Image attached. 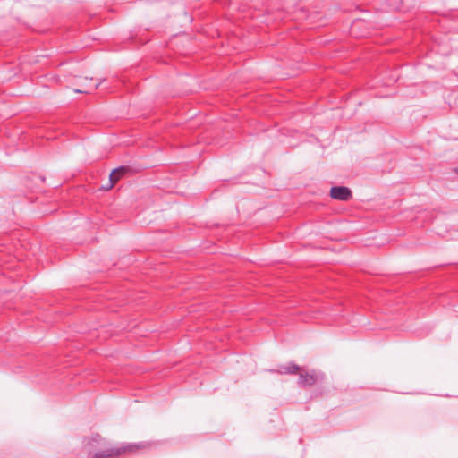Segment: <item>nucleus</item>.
I'll return each mask as SVG.
<instances>
[{
    "mask_svg": "<svg viewBox=\"0 0 458 458\" xmlns=\"http://www.w3.org/2000/svg\"><path fill=\"white\" fill-rule=\"evenodd\" d=\"M455 171H456V172H458V167H457V168H455Z\"/></svg>",
    "mask_w": 458,
    "mask_h": 458,
    "instance_id": "1a4fd4ad",
    "label": "nucleus"
},
{
    "mask_svg": "<svg viewBox=\"0 0 458 458\" xmlns=\"http://www.w3.org/2000/svg\"><path fill=\"white\" fill-rule=\"evenodd\" d=\"M75 92H77V93H89L88 90H81V89H75Z\"/></svg>",
    "mask_w": 458,
    "mask_h": 458,
    "instance_id": "0eeeda50",
    "label": "nucleus"
},
{
    "mask_svg": "<svg viewBox=\"0 0 458 458\" xmlns=\"http://www.w3.org/2000/svg\"><path fill=\"white\" fill-rule=\"evenodd\" d=\"M101 439V437L98 434H96L93 436L90 439L91 442L98 443V441Z\"/></svg>",
    "mask_w": 458,
    "mask_h": 458,
    "instance_id": "423d86ee",
    "label": "nucleus"
},
{
    "mask_svg": "<svg viewBox=\"0 0 458 458\" xmlns=\"http://www.w3.org/2000/svg\"><path fill=\"white\" fill-rule=\"evenodd\" d=\"M329 195L334 199L346 201L352 198V193L349 187L332 186L329 191Z\"/></svg>",
    "mask_w": 458,
    "mask_h": 458,
    "instance_id": "f257e3e1",
    "label": "nucleus"
},
{
    "mask_svg": "<svg viewBox=\"0 0 458 458\" xmlns=\"http://www.w3.org/2000/svg\"><path fill=\"white\" fill-rule=\"evenodd\" d=\"M131 170V168L129 165H120L114 168L109 174L111 181H115V182H117L121 178L129 174Z\"/></svg>",
    "mask_w": 458,
    "mask_h": 458,
    "instance_id": "7ed1b4c3",
    "label": "nucleus"
},
{
    "mask_svg": "<svg viewBox=\"0 0 458 458\" xmlns=\"http://www.w3.org/2000/svg\"><path fill=\"white\" fill-rule=\"evenodd\" d=\"M99 85H100V82L96 83V84L94 85V89H98V88L99 87Z\"/></svg>",
    "mask_w": 458,
    "mask_h": 458,
    "instance_id": "6e6552de",
    "label": "nucleus"
},
{
    "mask_svg": "<svg viewBox=\"0 0 458 458\" xmlns=\"http://www.w3.org/2000/svg\"><path fill=\"white\" fill-rule=\"evenodd\" d=\"M300 369V367L293 362H289L286 365L280 366L279 369H270L271 373L279 374H296Z\"/></svg>",
    "mask_w": 458,
    "mask_h": 458,
    "instance_id": "20e7f679",
    "label": "nucleus"
},
{
    "mask_svg": "<svg viewBox=\"0 0 458 458\" xmlns=\"http://www.w3.org/2000/svg\"><path fill=\"white\" fill-rule=\"evenodd\" d=\"M318 379V374L312 370L310 372L301 373L298 378V385L300 386H310L314 385Z\"/></svg>",
    "mask_w": 458,
    "mask_h": 458,
    "instance_id": "f03ea898",
    "label": "nucleus"
},
{
    "mask_svg": "<svg viewBox=\"0 0 458 458\" xmlns=\"http://www.w3.org/2000/svg\"><path fill=\"white\" fill-rule=\"evenodd\" d=\"M115 183H116L115 181H111V177L109 176V181H108L107 184L103 185L101 188L104 191H108V190L112 189Z\"/></svg>",
    "mask_w": 458,
    "mask_h": 458,
    "instance_id": "39448f33",
    "label": "nucleus"
}]
</instances>
